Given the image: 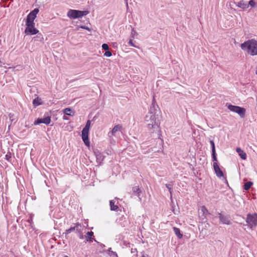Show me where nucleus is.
<instances>
[{
	"instance_id": "11",
	"label": "nucleus",
	"mask_w": 257,
	"mask_h": 257,
	"mask_svg": "<svg viewBox=\"0 0 257 257\" xmlns=\"http://www.w3.org/2000/svg\"><path fill=\"white\" fill-rule=\"evenodd\" d=\"M213 168L216 176L220 178L221 177H224V174L223 172L220 169L219 166L216 162L213 163Z\"/></svg>"
},
{
	"instance_id": "17",
	"label": "nucleus",
	"mask_w": 257,
	"mask_h": 257,
	"mask_svg": "<svg viewBox=\"0 0 257 257\" xmlns=\"http://www.w3.org/2000/svg\"><path fill=\"white\" fill-rule=\"evenodd\" d=\"M93 236V232L92 231H88L86 233V235H85V239L87 241L91 242L93 241L94 239L92 238V236Z\"/></svg>"
},
{
	"instance_id": "2",
	"label": "nucleus",
	"mask_w": 257,
	"mask_h": 257,
	"mask_svg": "<svg viewBox=\"0 0 257 257\" xmlns=\"http://www.w3.org/2000/svg\"><path fill=\"white\" fill-rule=\"evenodd\" d=\"M241 48L247 51L251 56L257 55V41L254 39L248 40L240 45Z\"/></svg>"
},
{
	"instance_id": "35",
	"label": "nucleus",
	"mask_w": 257,
	"mask_h": 257,
	"mask_svg": "<svg viewBox=\"0 0 257 257\" xmlns=\"http://www.w3.org/2000/svg\"><path fill=\"white\" fill-rule=\"evenodd\" d=\"M131 35H132L133 38H134V36L135 35H137V33L136 32V31L134 30V28L132 30Z\"/></svg>"
},
{
	"instance_id": "19",
	"label": "nucleus",
	"mask_w": 257,
	"mask_h": 257,
	"mask_svg": "<svg viewBox=\"0 0 257 257\" xmlns=\"http://www.w3.org/2000/svg\"><path fill=\"white\" fill-rule=\"evenodd\" d=\"M33 39L35 41H40L42 42L44 40V37L43 35L41 33H39V32L37 33V35L35 37H34Z\"/></svg>"
},
{
	"instance_id": "4",
	"label": "nucleus",
	"mask_w": 257,
	"mask_h": 257,
	"mask_svg": "<svg viewBox=\"0 0 257 257\" xmlns=\"http://www.w3.org/2000/svg\"><path fill=\"white\" fill-rule=\"evenodd\" d=\"M246 222L250 228L257 226V214H248L246 218Z\"/></svg>"
},
{
	"instance_id": "45",
	"label": "nucleus",
	"mask_w": 257,
	"mask_h": 257,
	"mask_svg": "<svg viewBox=\"0 0 257 257\" xmlns=\"http://www.w3.org/2000/svg\"><path fill=\"white\" fill-rule=\"evenodd\" d=\"M225 181H226V182L227 183V180H226V178H225Z\"/></svg>"
},
{
	"instance_id": "40",
	"label": "nucleus",
	"mask_w": 257,
	"mask_h": 257,
	"mask_svg": "<svg viewBox=\"0 0 257 257\" xmlns=\"http://www.w3.org/2000/svg\"><path fill=\"white\" fill-rule=\"evenodd\" d=\"M63 118L64 120H68V117L66 115H64L63 117Z\"/></svg>"
},
{
	"instance_id": "20",
	"label": "nucleus",
	"mask_w": 257,
	"mask_h": 257,
	"mask_svg": "<svg viewBox=\"0 0 257 257\" xmlns=\"http://www.w3.org/2000/svg\"><path fill=\"white\" fill-rule=\"evenodd\" d=\"M110 210L112 211H116L118 208V206L114 204V202L113 200H110L109 202Z\"/></svg>"
},
{
	"instance_id": "15",
	"label": "nucleus",
	"mask_w": 257,
	"mask_h": 257,
	"mask_svg": "<svg viewBox=\"0 0 257 257\" xmlns=\"http://www.w3.org/2000/svg\"><path fill=\"white\" fill-rule=\"evenodd\" d=\"M63 112L65 115H67L69 116H74L75 114L74 111L71 108H69V107L64 109L63 110Z\"/></svg>"
},
{
	"instance_id": "1",
	"label": "nucleus",
	"mask_w": 257,
	"mask_h": 257,
	"mask_svg": "<svg viewBox=\"0 0 257 257\" xmlns=\"http://www.w3.org/2000/svg\"><path fill=\"white\" fill-rule=\"evenodd\" d=\"M145 122L150 133H156L158 136L160 135V122L157 120L156 115H147Z\"/></svg>"
},
{
	"instance_id": "43",
	"label": "nucleus",
	"mask_w": 257,
	"mask_h": 257,
	"mask_svg": "<svg viewBox=\"0 0 257 257\" xmlns=\"http://www.w3.org/2000/svg\"><path fill=\"white\" fill-rule=\"evenodd\" d=\"M80 238L81 239H82V238H83V235H80Z\"/></svg>"
},
{
	"instance_id": "38",
	"label": "nucleus",
	"mask_w": 257,
	"mask_h": 257,
	"mask_svg": "<svg viewBox=\"0 0 257 257\" xmlns=\"http://www.w3.org/2000/svg\"><path fill=\"white\" fill-rule=\"evenodd\" d=\"M236 151L238 154L242 151V150L240 148H237Z\"/></svg>"
},
{
	"instance_id": "27",
	"label": "nucleus",
	"mask_w": 257,
	"mask_h": 257,
	"mask_svg": "<svg viewBox=\"0 0 257 257\" xmlns=\"http://www.w3.org/2000/svg\"><path fill=\"white\" fill-rule=\"evenodd\" d=\"M166 187L169 190V191L170 192V193L171 194V195H172V186H173V185L172 184H166L165 185Z\"/></svg>"
},
{
	"instance_id": "36",
	"label": "nucleus",
	"mask_w": 257,
	"mask_h": 257,
	"mask_svg": "<svg viewBox=\"0 0 257 257\" xmlns=\"http://www.w3.org/2000/svg\"><path fill=\"white\" fill-rule=\"evenodd\" d=\"M128 44L129 45H130L131 46H133V47H136V46L134 45V44L133 43V40L132 39H130L129 42H128Z\"/></svg>"
},
{
	"instance_id": "44",
	"label": "nucleus",
	"mask_w": 257,
	"mask_h": 257,
	"mask_svg": "<svg viewBox=\"0 0 257 257\" xmlns=\"http://www.w3.org/2000/svg\"><path fill=\"white\" fill-rule=\"evenodd\" d=\"M93 240H94L95 241L97 242V243H99V242H97L95 239H94Z\"/></svg>"
},
{
	"instance_id": "12",
	"label": "nucleus",
	"mask_w": 257,
	"mask_h": 257,
	"mask_svg": "<svg viewBox=\"0 0 257 257\" xmlns=\"http://www.w3.org/2000/svg\"><path fill=\"white\" fill-rule=\"evenodd\" d=\"M155 103H156V102H155V99L154 98L152 105L150 107V111L147 115H151V114L155 115L156 107H158L157 104H155Z\"/></svg>"
},
{
	"instance_id": "5",
	"label": "nucleus",
	"mask_w": 257,
	"mask_h": 257,
	"mask_svg": "<svg viewBox=\"0 0 257 257\" xmlns=\"http://www.w3.org/2000/svg\"><path fill=\"white\" fill-rule=\"evenodd\" d=\"M227 107L230 111L238 113L241 117H244L245 113V108L232 104H229Z\"/></svg>"
},
{
	"instance_id": "22",
	"label": "nucleus",
	"mask_w": 257,
	"mask_h": 257,
	"mask_svg": "<svg viewBox=\"0 0 257 257\" xmlns=\"http://www.w3.org/2000/svg\"><path fill=\"white\" fill-rule=\"evenodd\" d=\"M41 99H39L38 97L35 98L33 101V104L34 106H37L41 104V102H40Z\"/></svg>"
},
{
	"instance_id": "25",
	"label": "nucleus",
	"mask_w": 257,
	"mask_h": 257,
	"mask_svg": "<svg viewBox=\"0 0 257 257\" xmlns=\"http://www.w3.org/2000/svg\"><path fill=\"white\" fill-rule=\"evenodd\" d=\"M91 121L90 120H88L86 122V124L85 127L83 128L84 130L89 131L90 127Z\"/></svg>"
},
{
	"instance_id": "34",
	"label": "nucleus",
	"mask_w": 257,
	"mask_h": 257,
	"mask_svg": "<svg viewBox=\"0 0 257 257\" xmlns=\"http://www.w3.org/2000/svg\"><path fill=\"white\" fill-rule=\"evenodd\" d=\"M6 160L9 161L11 158V154L10 153H8L5 156Z\"/></svg>"
},
{
	"instance_id": "28",
	"label": "nucleus",
	"mask_w": 257,
	"mask_h": 257,
	"mask_svg": "<svg viewBox=\"0 0 257 257\" xmlns=\"http://www.w3.org/2000/svg\"><path fill=\"white\" fill-rule=\"evenodd\" d=\"M212 156L213 161L214 162H217V157H216V154L215 151H212Z\"/></svg>"
},
{
	"instance_id": "23",
	"label": "nucleus",
	"mask_w": 257,
	"mask_h": 257,
	"mask_svg": "<svg viewBox=\"0 0 257 257\" xmlns=\"http://www.w3.org/2000/svg\"><path fill=\"white\" fill-rule=\"evenodd\" d=\"M174 231L176 234V235L179 238H181L183 236V235L180 233V229L177 227L173 228Z\"/></svg>"
},
{
	"instance_id": "42",
	"label": "nucleus",
	"mask_w": 257,
	"mask_h": 257,
	"mask_svg": "<svg viewBox=\"0 0 257 257\" xmlns=\"http://www.w3.org/2000/svg\"><path fill=\"white\" fill-rule=\"evenodd\" d=\"M127 244H129V243H126V241H124V244L126 246L127 245Z\"/></svg>"
},
{
	"instance_id": "29",
	"label": "nucleus",
	"mask_w": 257,
	"mask_h": 257,
	"mask_svg": "<svg viewBox=\"0 0 257 257\" xmlns=\"http://www.w3.org/2000/svg\"><path fill=\"white\" fill-rule=\"evenodd\" d=\"M247 5H248V6H250L251 7H254L255 6V2L254 0H250Z\"/></svg>"
},
{
	"instance_id": "14",
	"label": "nucleus",
	"mask_w": 257,
	"mask_h": 257,
	"mask_svg": "<svg viewBox=\"0 0 257 257\" xmlns=\"http://www.w3.org/2000/svg\"><path fill=\"white\" fill-rule=\"evenodd\" d=\"M200 210V212H199V214L201 213V216L202 217V219H203L206 218V215L208 214V210L204 206H201Z\"/></svg>"
},
{
	"instance_id": "3",
	"label": "nucleus",
	"mask_w": 257,
	"mask_h": 257,
	"mask_svg": "<svg viewBox=\"0 0 257 257\" xmlns=\"http://www.w3.org/2000/svg\"><path fill=\"white\" fill-rule=\"evenodd\" d=\"M89 13L88 11H79L75 10H70L67 13V16L70 19H77L81 18L84 16H86Z\"/></svg>"
},
{
	"instance_id": "18",
	"label": "nucleus",
	"mask_w": 257,
	"mask_h": 257,
	"mask_svg": "<svg viewBox=\"0 0 257 257\" xmlns=\"http://www.w3.org/2000/svg\"><path fill=\"white\" fill-rule=\"evenodd\" d=\"M237 6L243 10L248 8V5L245 3L243 1H241L238 2L237 4Z\"/></svg>"
},
{
	"instance_id": "41",
	"label": "nucleus",
	"mask_w": 257,
	"mask_h": 257,
	"mask_svg": "<svg viewBox=\"0 0 257 257\" xmlns=\"http://www.w3.org/2000/svg\"><path fill=\"white\" fill-rule=\"evenodd\" d=\"M142 257H149V256L148 254H143Z\"/></svg>"
},
{
	"instance_id": "6",
	"label": "nucleus",
	"mask_w": 257,
	"mask_h": 257,
	"mask_svg": "<svg viewBox=\"0 0 257 257\" xmlns=\"http://www.w3.org/2000/svg\"><path fill=\"white\" fill-rule=\"evenodd\" d=\"M27 27L25 30V33L27 35L37 34L39 31L35 28L34 23H26Z\"/></svg>"
},
{
	"instance_id": "33",
	"label": "nucleus",
	"mask_w": 257,
	"mask_h": 257,
	"mask_svg": "<svg viewBox=\"0 0 257 257\" xmlns=\"http://www.w3.org/2000/svg\"><path fill=\"white\" fill-rule=\"evenodd\" d=\"M14 116V114H12V113H9V118H10V120L13 122L15 119L13 118Z\"/></svg>"
},
{
	"instance_id": "21",
	"label": "nucleus",
	"mask_w": 257,
	"mask_h": 257,
	"mask_svg": "<svg viewBox=\"0 0 257 257\" xmlns=\"http://www.w3.org/2000/svg\"><path fill=\"white\" fill-rule=\"evenodd\" d=\"M80 226V224H79V223H76V224H75V226H74V227H70V228H69V229H67V230H66V233H70L71 231L75 230V229H76V230H78L77 227H78V226Z\"/></svg>"
},
{
	"instance_id": "37",
	"label": "nucleus",
	"mask_w": 257,
	"mask_h": 257,
	"mask_svg": "<svg viewBox=\"0 0 257 257\" xmlns=\"http://www.w3.org/2000/svg\"><path fill=\"white\" fill-rule=\"evenodd\" d=\"M131 252L132 253H137L138 252V251H137V248H132L131 249ZM137 255V254H136Z\"/></svg>"
},
{
	"instance_id": "13",
	"label": "nucleus",
	"mask_w": 257,
	"mask_h": 257,
	"mask_svg": "<svg viewBox=\"0 0 257 257\" xmlns=\"http://www.w3.org/2000/svg\"><path fill=\"white\" fill-rule=\"evenodd\" d=\"M122 128L121 125L119 124H117L115 125L111 132H110L108 133L109 136L110 137L111 136H115V133L120 130V129Z\"/></svg>"
},
{
	"instance_id": "32",
	"label": "nucleus",
	"mask_w": 257,
	"mask_h": 257,
	"mask_svg": "<svg viewBox=\"0 0 257 257\" xmlns=\"http://www.w3.org/2000/svg\"><path fill=\"white\" fill-rule=\"evenodd\" d=\"M104 55L106 57H110L112 55V53L110 51H107L104 53Z\"/></svg>"
},
{
	"instance_id": "9",
	"label": "nucleus",
	"mask_w": 257,
	"mask_h": 257,
	"mask_svg": "<svg viewBox=\"0 0 257 257\" xmlns=\"http://www.w3.org/2000/svg\"><path fill=\"white\" fill-rule=\"evenodd\" d=\"M89 131L83 129L82 131V139L85 145L89 147L90 146V143L88 138Z\"/></svg>"
},
{
	"instance_id": "46",
	"label": "nucleus",
	"mask_w": 257,
	"mask_h": 257,
	"mask_svg": "<svg viewBox=\"0 0 257 257\" xmlns=\"http://www.w3.org/2000/svg\"><path fill=\"white\" fill-rule=\"evenodd\" d=\"M64 257H68L67 255H65Z\"/></svg>"
},
{
	"instance_id": "39",
	"label": "nucleus",
	"mask_w": 257,
	"mask_h": 257,
	"mask_svg": "<svg viewBox=\"0 0 257 257\" xmlns=\"http://www.w3.org/2000/svg\"><path fill=\"white\" fill-rule=\"evenodd\" d=\"M80 28H82V29L87 30L89 31H90V29L89 28L86 27V26H81Z\"/></svg>"
},
{
	"instance_id": "30",
	"label": "nucleus",
	"mask_w": 257,
	"mask_h": 257,
	"mask_svg": "<svg viewBox=\"0 0 257 257\" xmlns=\"http://www.w3.org/2000/svg\"><path fill=\"white\" fill-rule=\"evenodd\" d=\"M210 143L211 146L212 151H215V144H214L213 141H212V140L210 141Z\"/></svg>"
},
{
	"instance_id": "16",
	"label": "nucleus",
	"mask_w": 257,
	"mask_h": 257,
	"mask_svg": "<svg viewBox=\"0 0 257 257\" xmlns=\"http://www.w3.org/2000/svg\"><path fill=\"white\" fill-rule=\"evenodd\" d=\"M132 191L134 194L137 195L139 198L140 200H141V198L140 197V194L142 191L141 189L139 188V186H135L132 188Z\"/></svg>"
},
{
	"instance_id": "31",
	"label": "nucleus",
	"mask_w": 257,
	"mask_h": 257,
	"mask_svg": "<svg viewBox=\"0 0 257 257\" xmlns=\"http://www.w3.org/2000/svg\"><path fill=\"white\" fill-rule=\"evenodd\" d=\"M102 48L104 50H108L109 49V46L107 44H103L102 45Z\"/></svg>"
},
{
	"instance_id": "24",
	"label": "nucleus",
	"mask_w": 257,
	"mask_h": 257,
	"mask_svg": "<svg viewBox=\"0 0 257 257\" xmlns=\"http://www.w3.org/2000/svg\"><path fill=\"white\" fill-rule=\"evenodd\" d=\"M253 184L252 182L249 181L245 183L243 185V189L245 190H248Z\"/></svg>"
},
{
	"instance_id": "8",
	"label": "nucleus",
	"mask_w": 257,
	"mask_h": 257,
	"mask_svg": "<svg viewBox=\"0 0 257 257\" xmlns=\"http://www.w3.org/2000/svg\"><path fill=\"white\" fill-rule=\"evenodd\" d=\"M218 217L221 223L224 224L229 225L231 224L230 216L228 215H224L221 213H218Z\"/></svg>"
},
{
	"instance_id": "10",
	"label": "nucleus",
	"mask_w": 257,
	"mask_h": 257,
	"mask_svg": "<svg viewBox=\"0 0 257 257\" xmlns=\"http://www.w3.org/2000/svg\"><path fill=\"white\" fill-rule=\"evenodd\" d=\"M51 121V117L47 116L44 118H38L35 121L34 124V125H38L41 123H45L46 124H49Z\"/></svg>"
},
{
	"instance_id": "7",
	"label": "nucleus",
	"mask_w": 257,
	"mask_h": 257,
	"mask_svg": "<svg viewBox=\"0 0 257 257\" xmlns=\"http://www.w3.org/2000/svg\"><path fill=\"white\" fill-rule=\"evenodd\" d=\"M39 10L38 9L36 8L33 10L27 16L26 23H34V21L36 18V15L38 13Z\"/></svg>"
},
{
	"instance_id": "26",
	"label": "nucleus",
	"mask_w": 257,
	"mask_h": 257,
	"mask_svg": "<svg viewBox=\"0 0 257 257\" xmlns=\"http://www.w3.org/2000/svg\"><path fill=\"white\" fill-rule=\"evenodd\" d=\"M239 155L240 157L241 158V159H242V160H245L246 159V154L243 151L239 154Z\"/></svg>"
}]
</instances>
